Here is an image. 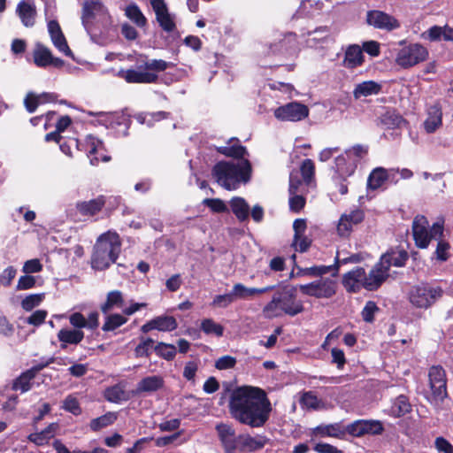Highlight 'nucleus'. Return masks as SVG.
Returning <instances> with one entry per match:
<instances>
[{"label": "nucleus", "instance_id": "58", "mask_svg": "<svg viewBox=\"0 0 453 453\" xmlns=\"http://www.w3.org/2000/svg\"><path fill=\"white\" fill-rule=\"evenodd\" d=\"M63 409L73 415H80L81 413V409L77 398L72 395H67L64 400Z\"/></svg>", "mask_w": 453, "mask_h": 453}, {"label": "nucleus", "instance_id": "27", "mask_svg": "<svg viewBox=\"0 0 453 453\" xmlns=\"http://www.w3.org/2000/svg\"><path fill=\"white\" fill-rule=\"evenodd\" d=\"M233 295L235 299L247 300L251 299L257 295H262L274 289V286H267L265 288H248L242 283H235L233 286Z\"/></svg>", "mask_w": 453, "mask_h": 453}, {"label": "nucleus", "instance_id": "11", "mask_svg": "<svg viewBox=\"0 0 453 453\" xmlns=\"http://www.w3.org/2000/svg\"><path fill=\"white\" fill-rule=\"evenodd\" d=\"M441 296V289L422 284L415 286L409 294L410 302L418 308H427Z\"/></svg>", "mask_w": 453, "mask_h": 453}, {"label": "nucleus", "instance_id": "2", "mask_svg": "<svg viewBox=\"0 0 453 453\" xmlns=\"http://www.w3.org/2000/svg\"><path fill=\"white\" fill-rule=\"evenodd\" d=\"M251 165L248 159L238 162L220 161L212 168V175L219 186L227 190L238 188L242 182L246 183L251 175Z\"/></svg>", "mask_w": 453, "mask_h": 453}, {"label": "nucleus", "instance_id": "18", "mask_svg": "<svg viewBox=\"0 0 453 453\" xmlns=\"http://www.w3.org/2000/svg\"><path fill=\"white\" fill-rule=\"evenodd\" d=\"M390 273L388 272V267L380 262H377L369 273H366V282H365V289L369 291L377 290L389 277Z\"/></svg>", "mask_w": 453, "mask_h": 453}, {"label": "nucleus", "instance_id": "31", "mask_svg": "<svg viewBox=\"0 0 453 453\" xmlns=\"http://www.w3.org/2000/svg\"><path fill=\"white\" fill-rule=\"evenodd\" d=\"M83 338L84 333L79 329L63 328L58 333L61 349H65L67 344H79Z\"/></svg>", "mask_w": 453, "mask_h": 453}, {"label": "nucleus", "instance_id": "59", "mask_svg": "<svg viewBox=\"0 0 453 453\" xmlns=\"http://www.w3.org/2000/svg\"><path fill=\"white\" fill-rule=\"evenodd\" d=\"M235 300L236 299H235L234 295H233V289H232L227 294L216 296L214 297L211 304L215 307L226 308V307L229 306L232 303H234Z\"/></svg>", "mask_w": 453, "mask_h": 453}, {"label": "nucleus", "instance_id": "49", "mask_svg": "<svg viewBox=\"0 0 453 453\" xmlns=\"http://www.w3.org/2000/svg\"><path fill=\"white\" fill-rule=\"evenodd\" d=\"M156 354L165 360H173L176 355V348L173 344L158 342L154 347Z\"/></svg>", "mask_w": 453, "mask_h": 453}, {"label": "nucleus", "instance_id": "50", "mask_svg": "<svg viewBox=\"0 0 453 453\" xmlns=\"http://www.w3.org/2000/svg\"><path fill=\"white\" fill-rule=\"evenodd\" d=\"M154 340L151 338H141L140 343L134 349L136 357H150L151 350L154 349Z\"/></svg>", "mask_w": 453, "mask_h": 453}, {"label": "nucleus", "instance_id": "44", "mask_svg": "<svg viewBox=\"0 0 453 453\" xmlns=\"http://www.w3.org/2000/svg\"><path fill=\"white\" fill-rule=\"evenodd\" d=\"M104 397L111 403H119L127 399L124 388L119 384L105 389Z\"/></svg>", "mask_w": 453, "mask_h": 453}, {"label": "nucleus", "instance_id": "10", "mask_svg": "<svg viewBox=\"0 0 453 453\" xmlns=\"http://www.w3.org/2000/svg\"><path fill=\"white\" fill-rule=\"evenodd\" d=\"M82 24L88 32L92 30L91 24L94 20L107 22L109 15L107 10L99 0H89L83 4Z\"/></svg>", "mask_w": 453, "mask_h": 453}, {"label": "nucleus", "instance_id": "56", "mask_svg": "<svg viewBox=\"0 0 453 453\" xmlns=\"http://www.w3.org/2000/svg\"><path fill=\"white\" fill-rule=\"evenodd\" d=\"M300 404L303 408L318 410L320 407L321 401L311 391H308L301 396Z\"/></svg>", "mask_w": 453, "mask_h": 453}, {"label": "nucleus", "instance_id": "42", "mask_svg": "<svg viewBox=\"0 0 453 453\" xmlns=\"http://www.w3.org/2000/svg\"><path fill=\"white\" fill-rule=\"evenodd\" d=\"M387 179V171L382 167H378L370 173L367 186L371 189H377L382 186Z\"/></svg>", "mask_w": 453, "mask_h": 453}, {"label": "nucleus", "instance_id": "41", "mask_svg": "<svg viewBox=\"0 0 453 453\" xmlns=\"http://www.w3.org/2000/svg\"><path fill=\"white\" fill-rule=\"evenodd\" d=\"M450 26L445 25L444 27L433 26L428 30L422 34V38L431 42L439 41L441 38L448 42L447 34Z\"/></svg>", "mask_w": 453, "mask_h": 453}, {"label": "nucleus", "instance_id": "5", "mask_svg": "<svg viewBox=\"0 0 453 453\" xmlns=\"http://www.w3.org/2000/svg\"><path fill=\"white\" fill-rule=\"evenodd\" d=\"M368 147L357 144L339 155L334 159V172L335 180H345L347 177L351 176L359 162L367 155Z\"/></svg>", "mask_w": 453, "mask_h": 453}, {"label": "nucleus", "instance_id": "14", "mask_svg": "<svg viewBox=\"0 0 453 453\" xmlns=\"http://www.w3.org/2000/svg\"><path fill=\"white\" fill-rule=\"evenodd\" d=\"M118 76L124 79L127 83H155L158 76L157 73L148 72L143 67V64L135 69H121L118 73Z\"/></svg>", "mask_w": 453, "mask_h": 453}, {"label": "nucleus", "instance_id": "6", "mask_svg": "<svg viewBox=\"0 0 453 453\" xmlns=\"http://www.w3.org/2000/svg\"><path fill=\"white\" fill-rule=\"evenodd\" d=\"M427 376L429 391L426 392L425 397L431 404L439 406L449 396L446 372L441 365H433Z\"/></svg>", "mask_w": 453, "mask_h": 453}, {"label": "nucleus", "instance_id": "60", "mask_svg": "<svg viewBox=\"0 0 453 453\" xmlns=\"http://www.w3.org/2000/svg\"><path fill=\"white\" fill-rule=\"evenodd\" d=\"M203 203L208 206L213 212H226L227 211V206L219 198H206L203 201Z\"/></svg>", "mask_w": 453, "mask_h": 453}, {"label": "nucleus", "instance_id": "17", "mask_svg": "<svg viewBox=\"0 0 453 453\" xmlns=\"http://www.w3.org/2000/svg\"><path fill=\"white\" fill-rule=\"evenodd\" d=\"M366 280L365 270L363 267L357 266L343 275L342 285L348 292L357 293L361 288H365Z\"/></svg>", "mask_w": 453, "mask_h": 453}, {"label": "nucleus", "instance_id": "37", "mask_svg": "<svg viewBox=\"0 0 453 453\" xmlns=\"http://www.w3.org/2000/svg\"><path fill=\"white\" fill-rule=\"evenodd\" d=\"M379 125L388 129L399 128L404 124L401 115L395 111H387L379 118Z\"/></svg>", "mask_w": 453, "mask_h": 453}, {"label": "nucleus", "instance_id": "30", "mask_svg": "<svg viewBox=\"0 0 453 453\" xmlns=\"http://www.w3.org/2000/svg\"><path fill=\"white\" fill-rule=\"evenodd\" d=\"M54 100L55 96L50 93L35 94L29 92L24 99V104L27 111L32 113L36 110L38 105L52 102Z\"/></svg>", "mask_w": 453, "mask_h": 453}, {"label": "nucleus", "instance_id": "1", "mask_svg": "<svg viewBox=\"0 0 453 453\" xmlns=\"http://www.w3.org/2000/svg\"><path fill=\"white\" fill-rule=\"evenodd\" d=\"M229 410L232 417L240 423L261 427L268 420L272 408L263 390L242 387L232 393Z\"/></svg>", "mask_w": 453, "mask_h": 453}, {"label": "nucleus", "instance_id": "4", "mask_svg": "<svg viewBox=\"0 0 453 453\" xmlns=\"http://www.w3.org/2000/svg\"><path fill=\"white\" fill-rule=\"evenodd\" d=\"M303 311V303L296 299V288H285L273 296L272 300L264 307L263 314L267 319H273L283 313L296 316Z\"/></svg>", "mask_w": 453, "mask_h": 453}, {"label": "nucleus", "instance_id": "64", "mask_svg": "<svg viewBox=\"0 0 453 453\" xmlns=\"http://www.w3.org/2000/svg\"><path fill=\"white\" fill-rule=\"evenodd\" d=\"M47 314V311L44 310H37L26 319V322L29 325L38 326L44 322Z\"/></svg>", "mask_w": 453, "mask_h": 453}, {"label": "nucleus", "instance_id": "35", "mask_svg": "<svg viewBox=\"0 0 453 453\" xmlns=\"http://www.w3.org/2000/svg\"><path fill=\"white\" fill-rule=\"evenodd\" d=\"M58 426L57 423L50 424L45 429L38 433H33L28 435V440L36 445H44L54 437Z\"/></svg>", "mask_w": 453, "mask_h": 453}, {"label": "nucleus", "instance_id": "47", "mask_svg": "<svg viewBox=\"0 0 453 453\" xmlns=\"http://www.w3.org/2000/svg\"><path fill=\"white\" fill-rule=\"evenodd\" d=\"M117 418V416L113 412H108L101 417L94 418L90 421V428L93 431H98L104 427L111 425Z\"/></svg>", "mask_w": 453, "mask_h": 453}, {"label": "nucleus", "instance_id": "48", "mask_svg": "<svg viewBox=\"0 0 453 453\" xmlns=\"http://www.w3.org/2000/svg\"><path fill=\"white\" fill-rule=\"evenodd\" d=\"M411 411V404L404 395H399L391 407V412L395 417H401Z\"/></svg>", "mask_w": 453, "mask_h": 453}, {"label": "nucleus", "instance_id": "22", "mask_svg": "<svg viewBox=\"0 0 453 453\" xmlns=\"http://www.w3.org/2000/svg\"><path fill=\"white\" fill-rule=\"evenodd\" d=\"M177 327V321L172 316H158L142 326L141 331L144 334L151 330L173 331Z\"/></svg>", "mask_w": 453, "mask_h": 453}, {"label": "nucleus", "instance_id": "32", "mask_svg": "<svg viewBox=\"0 0 453 453\" xmlns=\"http://www.w3.org/2000/svg\"><path fill=\"white\" fill-rule=\"evenodd\" d=\"M364 62V55L362 49L358 45H350L346 52L344 57V65L347 68H355L359 66Z\"/></svg>", "mask_w": 453, "mask_h": 453}, {"label": "nucleus", "instance_id": "33", "mask_svg": "<svg viewBox=\"0 0 453 453\" xmlns=\"http://www.w3.org/2000/svg\"><path fill=\"white\" fill-rule=\"evenodd\" d=\"M238 448L241 450L254 451L262 449L265 441L262 437H252L250 434H240L238 436Z\"/></svg>", "mask_w": 453, "mask_h": 453}, {"label": "nucleus", "instance_id": "34", "mask_svg": "<svg viewBox=\"0 0 453 453\" xmlns=\"http://www.w3.org/2000/svg\"><path fill=\"white\" fill-rule=\"evenodd\" d=\"M230 207L239 221L242 222L249 219L250 206L244 198L240 196L233 197L230 200Z\"/></svg>", "mask_w": 453, "mask_h": 453}, {"label": "nucleus", "instance_id": "38", "mask_svg": "<svg viewBox=\"0 0 453 453\" xmlns=\"http://www.w3.org/2000/svg\"><path fill=\"white\" fill-rule=\"evenodd\" d=\"M124 303L123 295L120 291H111L107 294L105 303L101 305V311L106 314L114 308H123Z\"/></svg>", "mask_w": 453, "mask_h": 453}, {"label": "nucleus", "instance_id": "25", "mask_svg": "<svg viewBox=\"0 0 453 453\" xmlns=\"http://www.w3.org/2000/svg\"><path fill=\"white\" fill-rule=\"evenodd\" d=\"M442 125V111L438 104L428 107L427 116L424 120V129L427 134L434 133Z\"/></svg>", "mask_w": 453, "mask_h": 453}, {"label": "nucleus", "instance_id": "45", "mask_svg": "<svg viewBox=\"0 0 453 453\" xmlns=\"http://www.w3.org/2000/svg\"><path fill=\"white\" fill-rule=\"evenodd\" d=\"M318 432L323 436L342 438L346 431L340 423L330 424L325 426L317 427Z\"/></svg>", "mask_w": 453, "mask_h": 453}, {"label": "nucleus", "instance_id": "46", "mask_svg": "<svg viewBox=\"0 0 453 453\" xmlns=\"http://www.w3.org/2000/svg\"><path fill=\"white\" fill-rule=\"evenodd\" d=\"M125 13L127 17L138 27H142L146 25L147 19L136 4H130L127 6Z\"/></svg>", "mask_w": 453, "mask_h": 453}, {"label": "nucleus", "instance_id": "3", "mask_svg": "<svg viewBox=\"0 0 453 453\" xmlns=\"http://www.w3.org/2000/svg\"><path fill=\"white\" fill-rule=\"evenodd\" d=\"M121 242L116 232H107L101 234L95 246L91 258V265L94 269L104 270L115 263L119 252Z\"/></svg>", "mask_w": 453, "mask_h": 453}, {"label": "nucleus", "instance_id": "57", "mask_svg": "<svg viewBox=\"0 0 453 453\" xmlns=\"http://www.w3.org/2000/svg\"><path fill=\"white\" fill-rule=\"evenodd\" d=\"M43 297V294L29 295L21 301V307L25 311H30L42 302Z\"/></svg>", "mask_w": 453, "mask_h": 453}, {"label": "nucleus", "instance_id": "43", "mask_svg": "<svg viewBox=\"0 0 453 453\" xmlns=\"http://www.w3.org/2000/svg\"><path fill=\"white\" fill-rule=\"evenodd\" d=\"M35 372L33 370L23 372L18 377L12 385L13 390H20L21 392H27L31 388V380L34 379Z\"/></svg>", "mask_w": 453, "mask_h": 453}, {"label": "nucleus", "instance_id": "19", "mask_svg": "<svg viewBox=\"0 0 453 453\" xmlns=\"http://www.w3.org/2000/svg\"><path fill=\"white\" fill-rule=\"evenodd\" d=\"M364 218V211L359 209L353 210L349 213L342 214L337 225L338 234L341 236H349L353 229V226L362 222Z\"/></svg>", "mask_w": 453, "mask_h": 453}, {"label": "nucleus", "instance_id": "54", "mask_svg": "<svg viewBox=\"0 0 453 453\" xmlns=\"http://www.w3.org/2000/svg\"><path fill=\"white\" fill-rule=\"evenodd\" d=\"M303 182V180H301L298 177L297 172H292L289 176V194H297V193H305L307 191V187Z\"/></svg>", "mask_w": 453, "mask_h": 453}, {"label": "nucleus", "instance_id": "26", "mask_svg": "<svg viewBox=\"0 0 453 453\" xmlns=\"http://www.w3.org/2000/svg\"><path fill=\"white\" fill-rule=\"evenodd\" d=\"M16 12L22 24L27 27H31L35 23L36 9L33 3L21 1L18 4Z\"/></svg>", "mask_w": 453, "mask_h": 453}, {"label": "nucleus", "instance_id": "9", "mask_svg": "<svg viewBox=\"0 0 453 453\" xmlns=\"http://www.w3.org/2000/svg\"><path fill=\"white\" fill-rule=\"evenodd\" d=\"M300 291L316 298H331L336 293L337 282L331 278H321L308 284L299 285Z\"/></svg>", "mask_w": 453, "mask_h": 453}, {"label": "nucleus", "instance_id": "15", "mask_svg": "<svg viewBox=\"0 0 453 453\" xmlns=\"http://www.w3.org/2000/svg\"><path fill=\"white\" fill-rule=\"evenodd\" d=\"M383 430L381 422L378 420L360 419L354 421L346 427L347 433L356 437L365 434H380Z\"/></svg>", "mask_w": 453, "mask_h": 453}, {"label": "nucleus", "instance_id": "61", "mask_svg": "<svg viewBox=\"0 0 453 453\" xmlns=\"http://www.w3.org/2000/svg\"><path fill=\"white\" fill-rule=\"evenodd\" d=\"M379 311V307L372 301H368L363 311H362V318L365 322H372L374 319V315Z\"/></svg>", "mask_w": 453, "mask_h": 453}, {"label": "nucleus", "instance_id": "12", "mask_svg": "<svg viewBox=\"0 0 453 453\" xmlns=\"http://www.w3.org/2000/svg\"><path fill=\"white\" fill-rule=\"evenodd\" d=\"M309 115V108L298 102H291L274 110V117L280 121L296 122Z\"/></svg>", "mask_w": 453, "mask_h": 453}, {"label": "nucleus", "instance_id": "39", "mask_svg": "<svg viewBox=\"0 0 453 453\" xmlns=\"http://www.w3.org/2000/svg\"><path fill=\"white\" fill-rule=\"evenodd\" d=\"M164 380L160 376L153 375L142 379L136 388L137 393L154 392L163 386Z\"/></svg>", "mask_w": 453, "mask_h": 453}, {"label": "nucleus", "instance_id": "24", "mask_svg": "<svg viewBox=\"0 0 453 453\" xmlns=\"http://www.w3.org/2000/svg\"><path fill=\"white\" fill-rule=\"evenodd\" d=\"M48 30L54 46L65 55L71 56L72 51L67 45L58 23L55 20L50 21L48 23Z\"/></svg>", "mask_w": 453, "mask_h": 453}, {"label": "nucleus", "instance_id": "21", "mask_svg": "<svg viewBox=\"0 0 453 453\" xmlns=\"http://www.w3.org/2000/svg\"><path fill=\"white\" fill-rule=\"evenodd\" d=\"M219 439L224 445L226 453H234L238 448V436L232 426L228 424H219L216 426Z\"/></svg>", "mask_w": 453, "mask_h": 453}, {"label": "nucleus", "instance_id": "55", "mask_svg": "<svg viewBox=\"0 0 453 453\" xmlns=\"http://www.w3.org/2000/svg\"><path fill=\"white\" fill-rule=\"evenodd\" d=\"M127 319L120 314H111L106 317L102 329L104 331H112L124 325Z\"/></svg>", "mask_w": 453, "mask_h": 453}, {"label": "nucleus", "instance_id": "13", "mask_svg": "<svg viewBox=\"0 0 453 453\" xmlns=\"http://www.w3.org/2000/svg\"><path fill=\"white\" fill-rule=\"evenodd\" d=\"M366 23L374 28L386 31H392L400 27V23L395 17L378 10L367 12Z\"/></svg>", "mask_w": 453, "mask_h": 453}, {"label": "nucleus", "instance_id": "53", "mask_svg": "<svg viewBox=\"0 0 453 453\" xmlns=\"http://www.w3.org/2000/svg\"><path fill=\"white\" fill-rule=\"evenodd\" d=\"M201 329L206 334H214L219 337L222 336L224 332V327L211 319H206L202 321Z\"/></svg>", "mask_w": 453, "mask_h": 453}, {"label": "nucleus", "instance_id": "28", "mask_svg": "<svg viewBox=\"0 0 453 453\" xmlns=\"http://www.w3.org/2000/svg\"><path fill=\"white\" fill-rule=\"evenodd\" d=\"M104 204V197L100 196L89 201L78 202L76 209L83 216H94L102 210Z\"/></svg>", "mask_w": 453, "mask_h": 453}, {"label": "nucleus", "instance_id": "16", "mask_svg": "<svg viewBox=\"0 0 453 453\" xmlns=\"http://www.w3.org/2000/svg\"><path fill=\"white\" fill-rule=\"evenodd\" d=\"M272 53L286 55L295 54L298 50V42L294 33L279 35L270 44Z\"/></svg>", "mask_w": 453, "mask_h": 453}, {"label": "nucleus", "instance_id": "8", "mask_svg": "<svg viewBox=\"0 0 453 453\" xmlns=\"http://www.w3.org/2000/svg\"><path fill=\"white\" fill-rule=\"evenodd\" d=\"M428 57L427 50L418 43L409 44L400 49L395 56V63L403 68H410Z\"/></svg>", "mask_w": 453, "mask_h": 453}, {"label": "nucleus", "instance_id": "63", "mask_svg": "<svg viewBox=\"0 0 453 453\" xmlns=\"http://www.w3.org/2000/svg\"><path fill=\"white\" fill-rule=\"evenodd\" d=\"M53 446L57 453H106L102 448H96L92 451L73 450L70 451L60 441H55Z\"/></svg>", "mask_w": 453, "mask_h": 453}, {"label": "nucleus", "instance_id": "23", "mask_svg": "<svg viewBox=\"0 0 453 453\" xmlns=\"http://www.w3.org/2000/svg\"><path fill=\"white\" fill-rule=\"evenodd\" d=\"M408 257V253L404 250L395 249L383 254L379 262H380L384 267H388V272L390 273L391 266H404Z\"/></svg>", "mask_w": 453, "mask_h": 453}, {"label": "nucleus", "instance_id": "7", "mask_svg": "<svg viewBox=\"0 0 453 453\" xmlns=\"http://www.w3.org/2000/svg\"><path fill=\"white\" fill-rule=\"evenodd\" d=\"M443 234V226L434 223L430 227L426 217L418 215L412 222V234L415 244L419 249L428 247L432 240H439Z\"/></svg>", "mask_w": 453, "mask_h": 453}, {"label": "nucleus", "instance_id": "20", "mask_svg": "<svg viewBox=\"0 0 453 453\" xmlns=\"http://www.w3.org/2000/svg\"><path fill=\"white\" fill-rule=\"evenodd\" d=\"M150 3L156 13L157 20L165 32H172L175 29V23L168 12L164 0H150Z\"/></svg>", "mask_w": 453, "mask_h": 453}, {"label": "nucleus", "instance_id": "62", "mask_svg": "<svg viewBox=\"0 0 453 453\" xmlns=\"http://www.w3.org/2000/svg\"><path fill=\"white\" fill-rule=\"evenodd\" d=\"M303 194L304 193L290 194V210L298 212L303 208L305 204V198L303 197Z\"/></svg>", "mask_w": 453, "mask_h": 453}, {"label": "nucleus", "instance_id": "29", "mask_svg": "<svg viewBox=\"0 0 453 453\" xmlns=\"http://www.w3.org/2000/svg\"><path fill=\"white\" fill-rule=\"evenodd\" d=\"M238 142L237 139L231 138L227 145L218 147L217 151L228 157L241 160L245 159L244 156L248 153L247 150L245 147L238 144Z\"/></svg>", "mask_w": 453, "mask_h": 453}, {"label": "nucleus", "instance_id": "51", "mask_svg": "<svg viewBox=\"0 0 453 453\" xmlns=\"http://www.w3.org/2000/svg\"><path fill=\"white\" fill-rule=\"evenodd\" d=\"M300 173L303 182L306 185H310L312 182L315 174V165L313 161L311 159L303 160L300 166Z\"/></svg>", "mask_w": 453, "mask_h": 453}, {"label": "nucleus", "instance_id": "40", "mask_svg": "<svg viewBox=\"0 0 453 453\" xmlns=\"http://www.w3.org/2000/svg\"><path fill=\"white\" fill-rule=\"evenodd\" d=\"M34 62L39 67L50 65L52 62V54L50 50L42 44H37L34 50Z\"/></svg>", "mask_w": 453, "mask_h": 453}, {"label": "nucleus", "instance_id": "36", "mask_svg": "<svg viewBox=\"0 0 453 453\" xmlns=\"http://www.w3.org/2000/svg\"><path fill=\"white\" fill-rule=\"evenodd\" d=\"M381 89V86L373 81H367L357 84L353 91L355 98L365 97L372 95H377Z\"/></svg>", "mask_w": 453, "mask_h": 453}, {"label": "nucleus", "instance_id": "52", "mask_svg": "<svg viewBox=\"0 0 453 453\" xmlns=\"http://www.w3.org/2000/svg\"><path fill=\"white\" fill-rule=\"evenodd\" d=\"M172 66H173V63L166 62L163 59H150L143 63V67L146 71L152 72L154 73L163 72Z\"/></svg>", "mask_w": 453, "mask_h": 453}]
</instances>
